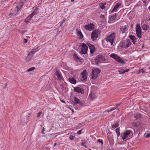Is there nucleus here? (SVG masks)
<instances>
[{
	"label": "nucleus",
	"mask_w": 150,
	"mask_h": 150,
	"mask_svg": "<svg viewBox=\"0 0 150 150\" xmlns=\"http://www.w3.org/2000/svg\"><path fill=\"white\" fill-rule=\"evenodd\" d=\"M115 34L112 33L110 35L106 36L105 40L107 41V45L112 46L113 45L115 39Z\"/></svg>",
	"instance_id": "1"
},
{
	"label": "nucleus",
	"mask_w": 150,
	"mask_h": 150,
	"mask_svg": "<svg viewBox=\"0 0 150 150\" xmlns=\"http://www.w3.org/2000/svg\"><path fill=\"white\" fill-rule=\"evenodd\" d=\"M100 72V70L97 68H94L92 70L91 75V78L92 80L95 81L98 77V74Z\"/></svg>",
	"instance_id": "2"
},
{
	"label": "nucleus",
	"mask_w": 150,
	"mask_h": 150,
	"mask_svg": "<svg viewBox=\"0 0 150 150\" xmlns=\"http://www.w3.org/2000/svg\"><path fill=\"white\" fill-rule=\"evenodd\" d=\"M95 61L96 64H98L101 63L106 62V59L103 56L101 55L97 56L94 59Z\"/></svg>",
	"instance_id": "3"
},
{
	"label": "nucleus",
	"mask_w": 150,
	"mask_h": 150,
	"mask_svg": "<svg viewBox=\"0 0 150 150\" xmlns=\"http://www.w3.org/2000/svg\"><path fill=\"white\" fill-rule=\"evenodd\" d=\"M110 57L114 59L116 61L122 64H124L125 62L122 59L117 55L115 54H112L110 55Z\"/></svg>",
	"instance_id": "4"
},
{
	"label": "nucleus",
	"mask_w": 150,
	"mask_h": 150,
	"mask_svg": "<svg viewBox=\"0 0 150 150\" xmlns=\"http://www.w3.org/2000/svg\"><path fill=\"white\" fill-rule=\"evenodd\" d=\"M136 34L137 37L140 39L142 37V31L140 25L137 24L136 26Z\"/></svg>",
	"instance_id": "5"
},
{
	"label": "nucleus",
	"mask_w": 150,
	"mask_h": 150,
	"mask_svg": "<svg viewBox=\"0 0 150 150\" xmlns=\"http://www.w3.org/2000/svg\"><path fill=\"white\" fill-rule=\"evenodd\" d=\"M98 30H94L91 34V38L92 40L94 41L96 39L98 36Z\"/></svg>",
	"instance_id": "6"
},
{
	"label": "nucleus",
	"mask_w": 150,
	"mask_h": 150,
	"mask_svg": "<svg viewBox=\"0 0 150 150\" xmlns=\"http://www.w3.org/2000/svg\"><path fill=\"white\" fill-rule=\"evenodd\" d=\"M81 80L83 82H85L87 80V73L86 70L83 71L81 73Z\"/></svg>",
	"instance_id": "7"
},
{
	"label": "nucleus",
	"mask_w": 150,
	"mask_h": 150,
	"mask_svg": "<svg viewBox=\"0 0 150 150\" xmlns=\"http://www.w3.org/2000/svg\"><path fill=\"white\" fill-rule=\"evenodd\" d=\"M131 132V131L130 130H127L123 134H121V136L123 139L124 140L127 138Z\"/></svg>",
	"instance_id": "8"
},
{
	"label": "nucleus",
	"mask_w": 150,
	"mask_h": 150,
	"mask_svg": "<svg viewBox=\"0 0 150 150\" xmlns=\"http://www.w3.org/2000/svg\"><path fill=\"white\" fill-rule=\"evenodd\" d=\"M88 49V46L84 43L82 45L81 52L83 54H86L87 52Z\"/></svg>",
	"instance_id": "9"
},
{
	"label": "nucleus",
	"mask_w": 150,
	"mask_h": 150,
	"mask_svg": "<svg viewBox=\"0 0 150 150\" xmlns=\"http://www.w3.org/2000/svg\"><path fill=\"white\" fill-rule=\"evenodd\" d=\"M54 75L57 77L58 79L60 81H62L63 80L61 72L57 70L55 73Z\"/></svg>",
	"instance_id": "10"
},
{
	"label": "nucleus",
	"mask_w": 150,
	"mask_h": 150,
	"mask_svg": "<svg viewBox=\"0 0 150 150\" xmlns=\"http://www.w3.org/2000/svg\"><path fill=\"white\" fill-rule=\"evenodd\" d=\"M94 25L93 24L86 25L84 26V28L86 30H91L94 28Z\"/></svg>",
	"instance_id": "11"
},
{
	"label": "nucleus",
	"mask_w": 150,
	"mask_h": 150,
	"mask_svg": "<svg viewBox=\"0 0 150 150\" xmlns=\"http://www.w3.org/2000/svg\"><path fill=\"white\" fill-rule=\"evenodd\" d=\"M74 91L76 92L80 93L82 94H83L84 93V91L83 89L82 88H81L79 87L74 88Z\"/></svg>",
	"instance_id": "12"
},
{
	"label": "nucleus",
	"mask_w": 150,
	"mask_h": 150,
	"mask_svg": "<svg viewBox=\"0 0 150 150\" xmlns=\"http://www.w3.org/2000/svg\"><path fill=\"white\" fill-rule=\"evenodd\" d=\"M127 25H126L124 26H121L120 28V31L122 34L125 33L127 31Z\"/></svg>",
	"instance_id": "13"
},
{
	"label": "nucleus",
	"mask_w": 150,
	"mask_h": 150,
	"mask_svg": "<svg viewBox=\"0 0 150 150\" xmlns=\"http://www.w3.org/2000/svg\"><path fill=\"white\" fill-rule=\"evenodd\" d=\"M33 56V55L31 54V53H29L26 58V61L28 62L30 61Z\"/></svg>",
	"instance_id": "14"
},
{
	"label": "nucleus",
	"mask_w": 150,
	"mask_h": 150,
	"mask_svg": "<svg viewBox=\"0 0 150 150\" xmlns=\"http://www.w3.org/2000/svg\"><path fill=\"white\" fill-rule=\"evenodd\" d=\"M130 38L132 40V42L134 44H136V42L137 40V39L135 37L134 35H131L129 36Z\"/></svg>",
	"instance_id": "15"
},
{
	"label": "nucleus",
	"mask_w": 150,
	"mask_h": 150,
	"mask_svg": "<svg viewBox=\"0 0 150 150\" xmlns=\"http://www.w3.org/2000/svg\"><path fill=\"white\" fill-rule=\"evenodd\" d=\"M89 46L90 50V53L91 54H92L95 51V47L93 45H89Z\"/></svg>",
	"instance_id": "16"
},
{
	"label": "nucleus",
	"mask_w": 150,
	"mask_h": 150,
	"mask_svg": "<svg viewBox=\"0 0 150 150\" xmlns=\"http://www.w3.org/2000/svg\"><path fill=\"white\" fill-rule=\"evenodd\" d=\"M120 105L119 104H117L115 107H113L109 110H107L106 111H105V112H103V114L105 115V113H106V112H110L112 110L116 109Z\"/></svg>",
	"instance_id": "17"
},
{
	"label": "nucleus",
	"mask_w": 150,
	"mask_h": 150,
	"mask_svg": "<svg viewBox=\"0 0 150 150\" xmlns=\"http://www.w3.org/2000/svg\"><path fill=\"white\" fill-rule=\"evenodd\" d=\"M120 6V4L117 3L114 7L113 9L111 11V13H113L114 11H117V9Z\"/></svg>",
	"instance_id": "18"
},
{
	"label": "nucleus",
	"mask_w": 150,
	"mask_h": 150,
	"mask_svg": "<svg viewBox=\"0 0 150 150\" xmlns=\"http://www.w3.org/2000/svg\"><path fill=\"white\" fill-rule=\"evenodd\" d=\"M69 81L71 83L75 84L76 83V81L74 78H69Z\"/></svg>",
	"instance_id": "19"
},
{
	"label": "nucleus",
	"mask_w": 150,
	"mask_h": 150,
	"mask_svg": "<svg viewBox=\"0 0 150 150\" xmlns=\"http://www.w3.org/2000/svg\"><path fill=\"white\" fill-rule=\"evenodd\" d=\"M77 34L80 39H82L83 38V36L80 31H77Z\"/></svg>",
	"instance_id": "20"
},
{
	"label": "nucleus",
	"mask_w": 150,
	"mask_h": 150,
	"mask_svg": "<svg viewBox=\"0 0 150 150\" xmlns=\"http://www.w3.org/2000/svg\"><path fill=\"white\" fill-rule=\"evenodd\" d=\"M32 17L29 15L25 19V22L26 23H28L29 22L31 18Z\"/></svg>",
	"instance_id": "21"
},
{
	"label": "nucleus",
	"mask_w": 150,
	"mask_h": 150,
	"mask_svg": "<svg viewBox=\"0 0 150 150\" xmlns=\"http://www.w3.org/2000/svg\"><path fill=\"white\" fill-rule=\"evenodd\" d=\"M126 43V47L127 48L129 47L131 45V42L129 40H127L125 41Z\"/></svg>",
	"instance_id": "22"
},
{
	"label": "nucleus",
	"mask_w": 150,
	"mask_h": 150,
	"mask_svg": "<svg viewBox=\"0 0 150 150\" xmlns=\"http://www.w3.org/2000/svg\"><path fill=\"white\" fill-rule=\"evenodd\" d=\"M21 8V7L19 6H17L16 8V10L13 14L15 15L19 11Z\"/></svg>",
	"instance_id": "23"
},
{
	"label": "nucleus",
	"mask_w": 150,
	"mask_h": 150,
	"mask_svg": "<svg viewBox=\"0 0 150 150\" xmlns=\"http://www.w3.org/2000/svg\"><path fill=\"white\" fill-rule=\"evenodd\" d=\"M116 17V14L115 13L112 16H111L110 17V21H113L115 20V18Z\"/></svg>",
	"instance_id": "24"
},
{
	"label": "nucleus",
	"mask_w": 150,
	"mask_h": 150,
	"mask_svg": "<svg viewBox=\"0 0 150 150\" xmlns=\"http://www.w3.org/2000/svg\"><path fill=\"white\" fill-rule=\"evenodd\" d=\"M74 100L77 104H81V101L79 99L76 97H74Z\"/></svg>",
	"instance_id": "25"
},
{
	"label": "nucleus",
	"mask_w": 150,
	"mask_h": 150,
	"mask_svg": "<svg viewBox=\"0 0 150 150\" xmlns=\"http://www.w3.org/2000/svg\"><path fill=\"white\" fill-rule=\"evenodd\" d=\"M142 27L144 30H147L149 28V26L146 25L144 24L142 26Z\"/></svg>",
	"instance_id": "26"
},
{
	"label": "nucleus",
	"mask_w": 150,
	"mask_h": 150,
	"mask_svg": "<svg viewBox=\"0 0 150 150\" xmlns=\"http://www.w3.org/2000/svg\"><path fill=\"white\" fill-rule=\"evenodd\" d=\"M116 132L117 134V137H118L120 135V129L119 128H117L116 129Z\"/></svg>",
	"instance_id": "27"
},
{
	"label": "nucleus",
	"mask_w": 150,
	"mask_h": 150,
	"mask_svg": "<svg viewBox=\"0 0 150 150\" xmlns=\"http://www.w3.org/2000/svg\"><path fill=\"white\" fill-rule=\"evenodd\" d=\"M121 47H123V48H127L126 47V42L125 41H123V42H121Z\"/></svg>",
	"instance_id": "28"
},
{
	"label": "nucleus",
	"mask_w": 150,
	"mask_h": 150,
	"mask_svg": "<svg viewBox=\"0 0 150 150\" xmlns=\"http://www.w3.org/2000/svg\"><path fill=\"white\" fill-rule=\"evenodd\" d=\"M36 52V49H33L29 53H31V54L33 56L34 54Z\"/></svg>",
	"instance_id": "29"
},
{
	"label": "nucleus",
	"mask_w": 150,
	"mask_h": 150,
	"mask_svg": "<svg viewBox=\"0 0 150 150\" xmlns=\"http://www.w3.org/2000/svg\"><path fill=\"white\" fill-rule=\"evenodd\" d=\"M134 117L136 119L141 117V115L140 114H137L134 116Z\"/></svg>",
	"instance_id": "30"
},
{
	"label": "nucleus",
	"mask_w": 150,
	"mask_h": 150,
	"mask_svg": "<svg viewBox=\"0 0 150 150\" xmlns=\"http://www.w3.org/2000/svg\"><path fill=\"white\" fill-rule=\"evenodd\" d=\"M74 57L75 59L76 60H80V58L76 54H74Z\"/></svg>",
	"instance_id": "31"
},
{
	"label": "nucleus",
	"mask_w": 150,
	"mask_h": 150,
	"mask_svg": "<svg viewBox=\"0 0 150 150\" xmlns=\"http://www.w3.org/2000/svg\"><path fill=\"white\" fill-rule=\"evenodd\" d=\"M106 4L105 3L104 4H101L100 6V8L103 9H104L105 8V6L104 5H105Z\"/></svg>",
	"instance_id": "32"
},
{
	"label": "nucleus",
	"mask_w": 150,
	"mask_h": 150,
	"mask_svg": "<svg viewBox=\"0 0 150 150\" xmlns=\"http://www.w3.org/2000/svg\"><path fill=\"white\" fill-rule=\"evenodd\" d=\"M35 69V68L34 67H32L30 68L27 71V72H30L31 71H33Z\"/></svg>",
	"instance_id": "33"
},
{
	"label": "nucleus",
	"mask_w": 150,
	"mask_h": 150,
	"mask_svg": "<svg viewBox=\"0 0 150 150\" xmlns=\"http://www.w3.org/2000/svg\"><path fill=\"white\" fill-rule=\"evenodd\" d=\"M118 126V123H116L115 124H113L112 125V128H115Z\"/></svg>",
	"instance_id": "34"
},
{
	"label": "nucleus",
	"mask_w": 150,
	"mask_h": 150,
	"mask_svg": "<svg viewBox=\"0 0 150 150\" xmlns=\"http://www.w3.org/2000/svg\"><path fill=\"white\" fill-rule=\"evenodd\" d=\"M36 14V12L35 11H33V12L30 15L33 17L34 15Z\"/></svg>",
	"instance_id": "35"
},
{
	"label": "nucleus",
	"mask_w": 150,
	"mask_h": 150,
	"mask_svg": "<svg viewBox=\"0 0 150 150\" xmlns=\"http://www.w3.org/2000/svg\"><path fill=\"white\" fill-rule=\"evenodd\" d=\"M98 142L99 143H100L101 144V145L103 144V140L101 139H99L98 140Z\"/></svg>",
	"instance_id": "36"
},
{
	"label": "nucleus",
	"mask_w": 150,
	"mask_h": 150,
	"mask_svg": "<svg viewBox=\"0 0 150 150\" xmlns=\"http://www.w3.org/2000/svg\"><path fill=\"white\" fill-rule=\"evenodd\" d=\"M119 72L120 74H123L125 73V71H124L122 70L121 71H119Z\"/></svg>",
	"instance_id": "37"
},
{
	"label": "nucleus",
	"mask_w": 150,
	"mask_h": 150,
	"mask_svg": "<svg viewBox=\"0 0 150 150\" xmlns=\"http://www.w3.org/2000/svg\"><path fill=\"white\" fill-rule=\"evenodd\" d=\"M74 138H75V136H73L72 135H70L69 137V139L71 140L74 139Z\"/></svg>",
	"instance_id": "38"
},
{
	"label": "nucleus",
	"mask_w": 150,
	"mask_h": 150,
	"mask_svg": "<svg viewBox=\"0 0 150 150\" xmlns=\"http://www.w3.org/2000/svg\"><path fill=\"white\" fill-rule=\"evenodd\" d=\"M65 20H66L65 19H64L63 20V21L61 22V23H60V26H62V25L63 23L65 21Z\"/></svg>",
	"instance_id": "39"
},
{
	"label": "nucleus",
	"mask_w": 150,
	"mask_h": 150,
	"mask_svg": "<svg viewBox=\"0 0 150 150\" xmlns=\"http://www.w3.org/2000/svg\"><path fill=\"white\" fill-rule=\"evenodd\" d=\"M41 113H42L41 112H39L37 117H40V116L41 114Z\"/></svg>",
	"instance_id": "40"
},
{
	"label": "nucleus",
	"mask_w": 150,
	"mask_h": 150,
	"mask_svg": "<svg viewBox=\"0 0 150 150\" xmlns=\"http://www.w3.org/2000/svg\"><path fill=\"white\" fill-rule=\"evenodd\" d=\"M45 129V128L44 127H43L41 131V132L42 134H44Z\"/></svg>",
	"instance_id": "41"
},
{
	"label": "nucleus",
	"mask_w": 150,
	"mask_h": 150,
	"mask_svg": "<svg viewBox=\"0 0 150 150\" xmlns=\"http://www.w3.org/2000/svg\"><path fill=\"white\" fill-rule=\"evenodd\" d=\"M81 130H79L77 133V134H80L81 133Z\"/></svg>",
	"instance_id": "42"
},
{
	"label": "nucleus",
	"mask_w": 150,
	"mask_h": 150,
	"mask_svg": "<svg viewBox=\"0 0 150 150\" xmlns=\"http://www.w3.org/2000/svg\"><path fill=\"white\" fill-rule=\"evenodd\" d=\"M100 17L101 18H104L105 16H104V15H103L101 14V15H100Z\"/></svg>",
	"instance_id": "43"
},
{
	"label": "nucleus",
	"mask_w": 150,
	"mask_h": 150,
	"mask_svg": "<svg viewBox=\"0 0 150 150\" xmlns=\"http://www.w3.org/2000/svg\"><path fill=\"white\" fill-rule=\"evenodd\" d=\"M149 137H150V134H147V135H146V138H148Z\"/></svg>",
	"instance_id": "44"
},
{
	"label": "nucleus",
	"mask_w": 150,
	"mask_h": 150,
	"mask_svg": "<svg viewBox=\"0 0 150 150\" xmlns=\"http://www.w3.org/2000/svg\"><path fill=\"white\" fill-rule=\"evenodd\" d=\"M139 71L140 73L142 72V73H143L144 72V71H143V69H142L140 70H139Z\"/></svg>",
	"instance_id": "45"
},
{
	"label": "nucleus",
	"mask_w": 150,
	"mask_h": 150,
	"mask_svg": "<svg viewBox=\"0 0 150 150\" xmlns=\"http://www.w3.org/2000/svg\"><path fill=\"white\" fill-rule=\"evenodd\" d=\"M27 42V40L26 39H25L24 40V42L25 43Z\"/></svg>",
	"instance_id": "46"
},
{
	"label": "nucleus",
	"mask_w": 150,
	"mask_h": 150,
	"mask_svg": "<svg viewBox=\"0 0 150 150\" xmlns=\"http://www.w3.org/2000/svg\"><path fill=\"white\" fill-rule=\"evenodd\" d=\"M81 145L85 147L86 148L87 147L86 146V145H84V143H83V142H82V143Z\"/></svg>",
	"instance_id": "47"
},
{
	"label": "nucleus",
	"mask_w": 150,
	"mask_h": 150,
	"mask_svg": "<svg viewBox=\"0 0 150 150\" xmlns=\"http://www.w3.org/2000/svg\"><path fill=\"white\" fill-rule=\"evenodd\" d=\"M129 70V69H127L125 70H124V71H125V72H128Z\"/></svg>",
	"instance_id": "48"
},
{
	"label": "nucleus",
	"mask_w": 150,
	"mask_h": 150,
	"mask_svg": "<svg viewBox=\"0 0 150 150\" xmlns=\"http://www.w3.org/2000/svg\"><path fill=\"white\" fill-rule=\"evenodd\" d=\"M26 32V31H22L21 33L22 34H23L24 33H25V32Z\"/></svg>",
	"instance_id": "49"
},
{
	"label": "nucleus",
	"mask_w": 150,
	"mask_h": 150,
	"mask_svg": "<svg viewBox=\"0 0 150 150\" xmlns=\"http://www.w3.org/2000/svg\"><path fill=\"white\" fill-rule=\"evenodd\" d=\"M61 101L62 103H65V101L64 100H61Z\"/></svg>",
	"instance_id": "50"
},
{
	"label": "nucleus",
	"mask_w": 150,
	"mask_h": 150,
	"mask_svg": "<svg viewBox=\"0 0 150 150\" xmlns=\"http://www.w3.org/2000/svg\"><path fill=\"white\" fill-rule=\"evenodd\" d=\"M57 144L56 143H55L54 144V146L55 147L56 145Z\"/></svg>",
	"instance_id": "51"
},
{
	"label": "nucleus",
	"mask_w": 150,
	"mask_h": 150,
	"mask_svg": "<svg viewBox=\"0 0 150 150\" xmlns=\"http://www.w3.org/2000/svg\"><path fill=\"white\" fill-rule=\"evenodd\" d=\"M74 0H71V2H73L74 1Z\"/></svg>",
	"instance_id": "52"
}]
</instances>
